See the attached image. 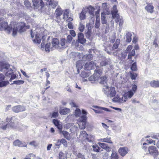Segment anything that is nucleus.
Returning a JSON list of instances; mask_svg holds the SVG:
<instances>
[{"mask_svg":"<svg viewBox=\"0 0 159 159\" xmlns=\"http://www.w3.org/2000/svg\"><path fill=\"white\" fill-rule=\"evenodd\" d=\"M148 151L150 154L152 155L154 157H157L159 152L157 148L154 146H150L148 148Z\"/></svg>","mask_w":159,"mask_h":159,"instance_id":"obj_8","label":"nucleus"},{"mask_svg":"<svg viewBox=\"0 0 159 159\" xmlns=\"http://www.w3.org/2000/svg\"><path fill=\"white\" fill-rule=\"evenodd\" d=\"M120 43V40L119 39H117L113 45V46L112 47V49L114 50L117 48Z\"/></svg>","mask_w":159,"mask_h":159,"instance_id":"obj_35","label":"nucleus"},{"mask_svg":"<svg viewBox=\"0 0 159 159\" xmlns=\"http://www.w3.org/2000/svg\"><path fill=\"white\" fill-rule=\"evenodd\" d=\"M117 13L118 12H116V11L111 12L112 17L113 19L116 18L115 21L117 23H118L119 22L120 17L119 15Z\"/></svg>","mask_w":159,"mask_h":159,"instance_id":"obj_21","label":"nucleus"},{"mask_svg":"<svg viewBox=\"0 0 159 159\" xmlns=\"http://www.w3.org/2000/svg\"><path fill=\"white\" fill-rule=\"evenodd\" d=\"M130 76L132 80H135L136 79V77L138 76V74L130 72Z\"/></svg>","mask_w":159,"mask_h":159,"instance_id":"obj_48","label":"nucleus"},{"mask_svg":"<svg viewBox=\"0 0 159 159\" xmlns=\"http://www.w3.org/2000/svg\"><path fill=\"white\" fill-rule=\"evenodd\" d=\"M70 33L73 37H75L76 35L75 32L73 30H70Z\"/></svg>","mask_w":159,"mask_h":159,"instance_id":"obj_63","label":"nucleus"},{"mask_svg":"<svg viewBox=\"0 0 159 159\" xmlns=\"http://www.w3.org/2000/svg\"><path fill=\"white\" fill-rule=\"evenodd\" d=\"M119 157L117 152L115 151H113L110 157L111 159H119Z\"/></svg>","mask_w":159,"mask_h":159,"instance_id":"obj_28","label":"nucleus"},{"mask_svg":"<svg viewBox=\"0 0 159 159\" xmlns=\"http://www.w3.org/2000/svg\"><path fill=\"white\" fill-rule=\"evenodd\" d=\"M93 107L95 109H93V110L96 113H102V111L103 110L106 111H109V109L105 107H99L97 106H93Z\"/></svg>","mask_w":159,"mask_h":159,"instance_id":"obj_11","label":"nucleus"},{"mask_svg":"<svg viewBox=\"0 0 159 159\" xmlns=\"http://www.w3.org/2000/svg\"><path fill=\"white\" fill-rule=\"evenodd\" d=\"M52 44L53 47L58 48L59 44L58 39L56 38H53L52 40Z\"/></svg>","mask_w":159,"mask_h":159,"instance_id":"obj_19","label":"nucleus"},{"mask_svg":"<svg viewBox=\"0 0 159 159\" xmlns=\"http://www.w3.org/2000/svg\"><path fill=\"white\" fill-rule=\"evenodd\" d=\"M86 13L84 11H82L80 13V18L81 20H84L85 19Z\"/></svg>","mask_w":159,"mask_h":159,"instance_id":"obj_45","label":"nucleus"},{"mask_svg":"<svg viewBox=\"0 0 159 159\" xmlns=\"http://www.w3.org/2000/svg\"><path fill=\"white\" fill-rule=\"evenodd\" d=\"M66 40L65 39H62L61 40L60 44L62 46H64L66 43Z\"/></svg>","mask_w":159,"mask_h":159,"instance_id":"obj_61","label":"nucleus"},{"mask_svg":"<svg viewBox=\"0 0 159 159\" xmlns=\"http://www.w3.org/2000/svg\"><path fill=\"white\" fill-rule=\"evenodd\" d=\"M92 148L94 152H99L100 148L97 145L95 144V145H93Z\"/></svg>","mask_w":159,"mask_h":159,"instance_id":"obj_47","label":"nucleus"},{"mask_svg":"<svg viewBox=\"0 0 159 159\" xmlns=\"http://www.w3.org/2000/svg\"><path fill=\"white\" fill-rule=\"evenodd\" d=\"M67 26L68 28L70 29H73L74 26L73 24L71 22H69L67 24Z\"/></svg>","mask_w":159,"mask_h":159,"instance_id":"obj_59","label":"nucleus"},{"mask_svg":"<svg viewBox=\"0 0 159 159\" xmlns=\"http://www.w3.org/2000/svg\"><path fill=\"white\" fill-rule=\"evenodd\" d=\"M130 69L132 71H136L137 70V63L136 62H133L131 65Z\"/></svg>","mask_w":159,"mask_h":159,"instance_id":"obj_36","label":"nucleus"},{"mask_svg":"<svg viewBox=\"0 0 159 159\" xmlns=\"http://www.w3.org/2000/svg\"><path fill=\"white\" fill-rule=\"evenodd\" d=\"M9 83V82L8 81L0 82V87L5 86Z\"/></svg>","mask_w":159,"mask_h":159,"instance_id":"obj_49","label":"nucleus"},{"mask_svg":"<svg viewBox=\"0 0 159 159\" xmlns=\"http://www.w3.org/2000/svg\"><path fill=\"white\" fill-rule=\"evenodd\" d=\"M102 73V69L98 67H97L94 71V74L98 76V78H99V77L101 76Z\"/></svg>","mask_w":159,"mask_h":159,"instance_id":"obj_20","label":"nucleus"},{"mask_svg":"<svg viewBox=\"0 0 159 159\" xmlns=\"http://www.w3.org/2000/svg\"><path fill=\"white\" fill-rule=\"evenodd\" d=\"M70 111V109L65 108L60 110L59 113L61 115H66L68 114Z\"/></svg>","mask_w":159,"mask_h":159,"instance_id":"obj_26","label":"nucleus"},{"mask_svg":"<svg viewBox=\"0 0 159 159\" xmlns=\"http://www.w3.org/2000/svg\"><path fill=\"white\" fill-rule=\"evenodd\" d=\"M58 4V2L54 0H52L50 3H49V5L52 7L53 8H55Z\"/></svg>","mask_w":159,"mask_h":159,"instance_id":"obj_39","label":"nucleus"},{"mask_svg":"<svg viewBox=\"0 0 159 159\" xmlns=\"http://www.w3.org/2000/svg\"><path fill=\"white\" fill-rule=\"evenodd\" d=\"M154 7L151 4H148L145 7V9L150 13H152L154 11Z\"/></svg>","mask_w":159,"mask_h":159,"instance_id":"obj_22","label":"nucleus"},{"mask_svg":"<svg viewBox=\"0 0 159 159\" xmlns=\"http://www.w3.org/2000/svg\"><path fill=\"white\" fill-rule=\"evenodd\" d=\"M32 6L34 9H42L45 4L43 0H32Z\"/></svg>","mask_w":159,"mask_h":159,"instance_id":"obj_4","label":"nucleus"},{"mask_svg":"<svg viewBox=\"0 0 159 159\" xmlns=\"http://www.w3.org/2000/svg\"><path fill=\"white\" fill-rule=\"evenodd\" d=\"M98 144L102 148L107 150H109L110 149V148L105 143L99 142Z\"/></svg>","mask_w":159,"mask_h":159,"instance_id":"obj_32","label":"nucleus"},{"mask_svg":"<svg viewBox=\"0 0 159 159\" xmlns=\"http://www.w3.org/2000/svg\"><path fill=\"white\" fill-rule=\"evenodd\" d=\"M92 57L93 56L92 54H89L84 56L83 57V58L85 59V61H89L91 60V59L92 58Z\"/></svg>","mask_w":159,"mask_h":159,"instance_id":"obj_38","label":"nucleus"},{"mask_svg":"<svg viewBox=\"0 0 159 159\" xmlns=\"http://www.w3.org/2000/svg\"><path fill=\"white\" fill-rule=\"evenodd\" d=\"M89 14L92 16L91 17H93L94 16V11L95 8L91 6H89L87 8Z\"/></svg>","mask_w":159,"mask_h":159,"instance_id":"obj_23","label":"nucleus"},{"mask_svg":"<svg viewBox=\"0 0 159 159\" xmlns=\"http://www.w3.org/2000/svg\"><path fill=\"white\" fill-rule=\"evenodd\" d=\"M129 151V148L127 147H120L118 150L119 154L122 157L125 156L128 153Z\"/></svg>","mask_w":159,"mask_h":159,"instance_id":"obj_9","label":"nucleus"},{"mask_svg":"<svg viewBox=\"0 0 159 159\" xmlns=\"http://www.w3.org/2000/svg\"><path fill=\"white\" fill-rule=\"evenodd\" d=\"M13 117H11L10 118L7 117L6 119V122H8L7 124L8 128H14L16 127V126L14 123L11 121L13 119Z\"/></svg>","mask_w":159,"mask_h":159,"instance_id":"obj_14","label":"nucleus"},{"mask_svg":"<svg viewBox=\"0 0 159 159\" xmlns=\"http://www.w3.org/2000/svg\"><path fill=\"white\" fill-rule=\"evenodd\" d=\"M77 157L78 158H80L81 159H85L84 156L81 153H79L77 155Z\"/></svg>","mask_w":159,"mask_h":159,"instance_id":"obj_62","label":"nucleus"},{"mask_svg":"<svg viewBox=\"0 0 159 159\" xmlns=\"http://www.w3.org/2000/svg\"><path fill=\"white\" fill-rule=\"evenodd\" d=\"M105 93H108V96H109L110 97H112L115 96L116 94L115 89L114 87H109L107 86H105Z\"/></svg>","mask_w":159,"mask_h":159,"instance_id":"obj_5","label":"nucleus"},{"mask_svg":"<svg viewBox=\"0 0 159 159\" xmlns=\"http://www.w3.org/2000/svg\"><path fill=\"white\" fill-rule=\"evenodd\" d=\"M89 80L90 81H94L96 80H99V78H98V76L93 74V75H91L89 77Z\"/></svg>","mask_w":159,"mask_h":159,"instance_id":"obj_34","label":"nucleus"},{"mask_svg":"<svg viewBox=\"0 0 159 159\" xmlns=\"http://www.w3.org/2000/svg\"><path fill=\"white\" fill-rule=\"evenodd\" d=\"M82 134L83 135H84V136L85 135L86 136V139L88 140V141L89 142H92V140H91V139H89V138L87 137L88 136V135L86 131H82Z\"/></svg>","mask_w":159,"mask_h":159,"instance_id":"obj_55","label":"nucleus"},{"mask_svg":"<svg viewBox=\"0 0 159 159\" xmlns=\"http://www.w3.org/2000/svg\"><path fill=\"white\" fill-rule=\"evenodd\" d=\"M101 20L102 24H105L107 23V20L106 19L105 14L103 13L101 14Z\"/></svg>","mask_w":159,"mask_h":159,"instance_id":"obj_40","label":"nucleus"},{"mask_svg":"<svg viewBox=\"0 0 159 159\" xmlns=\"http://www.w3.org/2000/svg\"><path fill=\"white\" fill-rule=\"evenodd\" d=\"M0 66L2 69H8L10 67V65H9L8 64L5 63L3 61H0Z\"/></svg>","mask_w":159,"mask_h":159,"instance_id":"obj_29","label":"nucleus"},{"mask_svg":"<svg viewBox=\"0 0 159 159\" xmlns=\"http://www.w3.org/2000/svg\"><path fill=\"white\" fill-rule=\"evenodd\" d=\"M137 89L136 85L135 84H133L132 89L125 93L123 95V96L121 98H119V101L121 103H123L125 102L128 98H130L136 92Z\"/></svg>","mask_w":159,"mask_h":159,"instance_id":"obj_1","label":"nucleus"},{"mask_svg":"<svg viewBox=\"0 0 159 159\" xmlns=\"http://www.w3.org/2000/svg\"><path fill=\"white\" fill-rule=\"evenodd\" d=\"M51 43H46L45 45L44 44L42 43L41 46L42 48H45V51L47 52H49L50 48Z\"/></svg>","mask_w":159,"mask_h":159,"instance_id":"obj_18","label":"nucleus"},{"mask_svg":"<svg viewBox=\"0 0 159 159\" xmlns=\"http://www.w3.org/2000/svg\"><path fill=\"white\" fill-rule=\"evenodd\" d=\"M25 6L27 8L31 7V4L30 2L28 0H26L24 2Z\"/></svg>","mask_w":159,"mask_h":159,"instance_id":"obj_51","label":"nucleus"},{"mask_svg":"<svg viewBox=\"0 0 159 159\" xmlns=\"http://www.w3.org/2000/svg\"><path fill=\"white\" fill-rule=\"evenodd\" d=\"M91 30H88L85 33V36L87 38L90 39L91 37Z\"/></svg>","mask_w":159,"mask_h":159,"instance_id":"obj_54","label":"nucleus"},{"mask_svg":"<svg viewBox=\"0 0 159 159\" xmlns=\"http://www.w3.org/2000/svg\"><path fill=\"white\" fill-rule=\"evenodd\" d=\"M60 131L61 133H62L64 137L67 140H69L70 139L71 137L68 132L66 131H62L61 130Z\"/></svg>","mask_w":159,"mask_h":159,"instance_id":"obj_24","label":"nucleus"},{"mask_svg":"<svg viewBox=\"0 0 159 159\" xmlns=\"http://www.w3.org/2000/svg\"><path fill=\"white\" fill-rule=\"evenodd\" d=\"M34 42L36 43H40L41 42V39L38 34H36Z\"/></svg>","mask_w":159,"mask_h":159,"instance_id":"obj_41","label":"nucleus"},{"mask_svg":"<svg viewBox=\"0 0 159 159\" xmlns=\"http://www.w3.org/2000/svg\"><path fill=\"white\" fill-rule=\"evenodd\" d=\"M86 120L87 117L86 116H82L80 117L79 125L80 128L84 129L85 128Z\"/></svg>","mask_w":159,"mask_h":159,"instance_id":"obj_7","label":"nucleus"},{"mask_svg":"<svg viewBox=\"0 0 159 159\" xmlns=\"http://www.w3.org/2000/svg\"><path fill=\"white\" fill-rule=\"evenodd\" d=\"M84 64L83 60H79L76 63V66L77 68V71L78 73L80 72V70L81 69Z\"/></svg>","mask_w":159,"mask_h":159,"instance_id":"obj_16","label":"nucleus"},{"mask_svg":"<svg viewBox=\"0 0 159 159\" xmlns=\"http://www.w3.org/2000/svg\"><path fill=\"white\" fill-rule=\"evenodd\" d=\"M59 116V114L58 111L53 112L52 115V118H56L57 117Z\"/></svg>","mask_w":159,"mask_h":159,"instance_id":"obj_56","label":"nucleus"},{"mask_svg":"<svg viewBox=\"0 0 159 159\" xmlns=\"http://www.w3.org/2000/svg\"><path fill=\"white\" fill-rule=\"evenodd\" d=\"M0 128L3 130H6L8 127L7 123H6L5 122L2 121L0 123Z\"/></svg>","mask_w":159,"mask_h":159,"instance_id":"obj_30","label":"nucleus"},{"mask_svg":"<svg viewBox=\"0 0 159 159\" xmlns=\"http://www.w3.org/2000/svg\"><path fill=\"white\" fill-rule=\"evenodd\" d=\"M132 34L130 32H128L126 34L125 36L126 38V42L127 43H130L132 40Z\"/></svg>","mask_w":159,"mask_h":159,"instance_id":"obj_31","label":"nucleus"},{"mask_svg":"<svg viewBox=\"0 0 159 159\" xmlns=\"http://www.w3.org/2000/svg\"><path fill=\"white\" fill-rule=\"evenodd\" d=\"M12 70L11 69L8 70L6 73V75L7 76H10L11 75V80H14L16 77V75L12 74Z\"/></svg>","mask_w":159,"mask_h":159,"instance_id":"obj_25","label":"nucleus"},{"mask_svg":"<svg viewBox=\"0 0 159 159\" xmlns=\"http://www.w3.org/2000/svg\"><path fill=\"white\" fill-rule=\"evenodd\" d=\"M100 79V83L102 84H104L106 82L107 78L105 76L100 77L99 80Z\"/></svg>","mask_w":159,"mask_h":159,"instance_id":"obj_43","label":"nucleus"},{"mask_svg":"<svg viewBox=\"0 0 159 159\" xmlns=\"http://www.w3.org/2000/svg\"><path fill=\"white\" fill-rule=\"evenodd\" d=\"M18 29H19V31L20 32H24L26 30L25 24L22 22L18 23L16 25V27L14 26L13 28V36H15L16 35Z\"/></svg>","mask_w":159,"mask_h":159,"instance_id":"obj_2","label":"nucleus"},{"mask_svg":"<svg viewBox=\"0 0 159 159\" xmlns=\"http://www.w3.org/2000/svg\"><path fill=\"white\" fill-rule=\"evenodd\" d=\"M84 26L82 23H80L79 27V29L80 32H82L84 29Z\"/></svg>","mask_w":159,"mask_h":159,"instance_id":"obj_53","label":"nucleus"},{"mask_svg":"<svg viewBox=\"0 0 159 159\" xmlns=\"http://www.w3.org/2000/svg\"><path fill=\"white\" fill-rule=\"evenodd\" d=\"M72 38L71 36L70 35H69L67 37L66 42L70 43L72 41Z\"/></svg>","mask_w":159,"mask_h":159,"instance_id":"obj_58","label":"nucleus"},{"mask_svg":"<svg viewBox=\"0 0 159 159\" xmlns=\"http://www.w3.org/2000/svg\"><path fill=\"white\" fill-rule=\"evenodd\" d=\"M99 141L102 142H105L110 143H112V142L110 138H106L103 139H99Z\"/></svg>","mask_w":159,"mask_h":159,"instance_id":"obj_37","label":"nucleus"},{"mask_svg":"<svg viewBox=\"0 0 159 159\" xmlns=\"http://www.w3.org/2000/svg\"><path fill=\"white\" fill-rule=\"evenodd\" d=\"M13 28L11 24L8 25L7 22H2L0 23V30H4L8 34H10L12 31L13 32Z\"/></svg>","mask_w":159,"mask_h":159,"instance_id":"obj_3","label":"nucleus"},{"mask_svg":"<svg viewBox=\"0 0 159 159\" xmlns=\"http://www.w3.org/2000/svg\"><path fill=\"white\" fill-rule=\"evenodd\" d=\"M150 85L153 87H159V81L158 80H153L150 82Z\"/></svg>","mask_w":159,"mask_h":159,"instance_id":"obj_27","label":"nucleus"},{"mask_svg":"<svg viewBox=\"0 0 159 159\" xmlns=\"http://www.w3.org/2000/svg\"><path fill=\"white\" fill-rule=\"evenodd\" d=\"M81 114V110L79 108H76L75 111V115L76 117H79Z\"/></svg>","mask_w":159,"mask_h":159,"instance_id":"obj_46","label":"nucleus"},{"mask_svg":"<svg viewBox=\"0 0 159 159\" xmlns=\"http://www.w3.org/2000/svg\"><path fill=\"white\" fill-rule=\"evenodd\" d=\"M100 25V20H97L96 21L95 24V27L96 28H98Z\"/></svg>","mask_w":159,"mask_h":159,"instance_id":"obj_60","label":"nucleus"},{"mask_svg":"<svg viewBox=\"0 0 159 159\" xmlns=\"http://www.w3.org/2000/svg\"><path fill=\"white\" fill-rule=\"evenodd\" d=\"M63 12L61 8L59 6L56 9L54 13V15L57 19H59L62 15Z\"/></svg>","mask_w":159,"mask_h":159,"instance_id":"obj_12","label":"nucleus"},{"mask_svg":"<svg viewBox=\"0 0 159 159\" xmlns=\"http://www.w3.org/2000/svg\"><path fill=\"white\" fill-rule=\"evenodd\" d=\"M13 144L16 146L19 147H26L27 145L26 144H23L21 141L19 139H16L13 142Z\"/></svg>","mask_w":159,"mask_h":159,"instance_id":"obj_15","label":"nucleus"},{"mask_svg":"<svg viewBox=\"0 0 159 159\" xmlns=\"http://www.w3.org/2000/svg\"><path fill=\"white\" fill-rule=\"evenodd\" d=\"M24 82V81L23 80H16L14 81L13 82V83L11 84H15L17 85H20L23 84Z\"/></svg>","mask_w":159,"mask_h":159,"instance_id":"obj_50","label":"nucleus"},{"mask_svg":"<svg viewBox=\"0 0 159 159\" xmlns=\"http://www.w3.org/2000/svg\"><path fill=\"white\" fill-rule=\"evenodd\" d=\"M59 159H67L66 155L62 151L59 152L58 156Z\"/></svg>","mask_w":159,"mask_h":159,"instance_id":"obj_33","label":"nucleus"},{"mask_svg":"<svg viewBox=\"0 0 159 159\" xmlns=\"http://www.w3.org/2000/svg\"><path fill=\"white\" fill-rule=\"evenodd\" d=\"M90 73H87L85 71H82L80 75V76L82 78H87L89 77L90 75Z\"/></svg>","mask_w":159,"mask_h":159,"instance_id":"obj_42","label":"nucleus"},{"mask_svg":"<svg viewBox=\"0 0 159 159\" xmlns=\"http://www.w3.org/2000/svg\"><path fill=\"white\" fill-rule=\"evenodd\" d=\"M5 79V76L2 74H0V82L4 81L3 80Z\"/></svg>","mask_w":159,"mask_h":159,"instance_id":"obj_64","label":"nucleus"},{"mask_svg":"<svg viewBox=\"0 0 159 159\" xmlns=\"http://www.w3.org/2000/svg\"><path fill=\"white\" fill-rule=\"evenodd\" d=\"M79 42L81 44H84L86 42V40L84 38H80L78 39Z\"/></svg>","mask_w":159,"mask_h":159,"instance_id":"obj_57","label":"nucleus"},{"mask_svg":"<svg viewBox=\"0 0 159 159\" xmlns=\"http://www.w3.org/2000/svg\"><path fill=\"white\" fill-rule=\"evenodd\" d=\"M12 110L14 112L18 113L25 111L26 109L25 106L19 105L13 107Z\"/></svg>","mask_w":159,"mask_h":159,"instance_id":"obj_10","label":"nucleus"},{"mask_svg":"<svg viewBox=\"0 0 159 159\" xmlns=\"http://www.w3.org/2000/svg\"><path fill=\"white\" fill-rule=\"evenodd\" d=\"M69 13V11L68 9H66L64 11L63 14V19L64 20H65L66 18L68 17Z\"/></svg>","mask_w":159,"mask_h":159,"instance_id":"obj_44","label":"nucleus"},{"mask_svg":"<svg viewBox=\"0 0 159 159\" xmlns=\"http://www.w3.org/2000/svg\"><path fill=\"white\" fill-rule=\"evenodd\" d=\"M133 47L131 45H129L127 48L126 50L128 51H129L128 57V59L129 60V61H131V63H133L134 61L132 60V57L134 56L135 55V51L134 49L132 50H131L132 49Z\"/></svg>","mask_w":159,"mask_h":159,"instance_id":"obj_6","label":"nucleus"},{"mask_svg":"<svg viewBox=\"0 0 159 159\" xmlns=\"http://www.w3.org/2000/svg\"><path fill=\"white\" fill-rule=\"evenodd\" d=\"M95 65L93 61L88 62L85 63L84 66L85 70H90L94 69Z\"/></svg>","mask_w":159,"mask_h":159,"instance_id":"obj_13","label":"nucleus"},{"mask_svg":"<svg viewBox=\"0 0 159 159\" xmlns=\"http://www.w3.org/2000/svg\"><path fill=\"white\" fill-rule=\"evenodd\" d=\"M52 122L57 127L58 129L61 130L62 128L61 125L60 124V121L56 119H53Z\"/></svg>","mask_w":159,"mask_h":159,"instance_id":"obj_17","label":"nucleus"},{"mask_svg":"<svg viewBox=\"0 0 159 159\" xmlns=\"http://www.w3.org/2000/svg\"><path fill=\"white\" fill-rule=\"evenodd\" d=\"M61 144H62L65 147H67V141L64 139H62L61 140Z\"/></svg>","mask_w":159,"mask_h":159,"instance_id":"obj_52","label":"nucleus"}]
</instances>
